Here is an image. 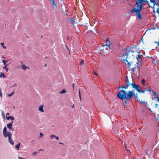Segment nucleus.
<instances>
[{
    "label": "nucleus",
    "mask_w": 159,
    "mask_h": 159,
    "mask_svg": "<svg viewBox=\"0 0 159 159\" xmlns=\"http://www.w3.org/2000/svg\"><path fill=\"white\" fill-rule=\"evenodd\" d=\"M131 52L129 50V48H125L122 50L121 60L123 62H125L127 66L130 68V66H131L134 65L132 68L131 69L134 72V70L138 69L139 67V64L138 63V58H135L133 57V58L130 57H128V56L129 53Z\"/></svg>",
    "instance_id": "obj_1"
},
{
    "label": "nucleus",
    "mask_w": 159,
    "mask_h": 159,
    "mask_svg": "<svg viewBox=\"0 0 159 159\" xmlns=\"http://www.w3.org/2000/svg\"><path fill=\"white\" fill-rule=\"evenodd\" d=\"M134 90L129 91L128 92L124 90L119 92L117 94V97L122 99H126L127 101H129V99L133 98L134 94Z\"/></svg>",
    "instance_id": "obj_2"
},
{
    "label": "nucleus",
    "mask_w": 159,
    "mask_h": 159,
    "mask_svg": "<svg viewBox=\"0 0 159 159\" xmlns=\"http://www.w3.org/2000/svg\"><path fill=\"white\" fill-rule=\"evenodd\" d=\"M136 7V8L135 7H133V8L131 10L130 13H133L135 12H136V16L139 20H141L142 19V18L141 15L140 14V12L142 8H141V6L140 7L138 6Z\"/></svg>",
    "instance_id": "obj_3"
},
{
    "label": "nucleus",
    "mask_w": 159,
    "mask_h": 159,
    "mask_svg": "<svg viewBox=\"0 0 159 159\" xmlns=\"http://www.w3.org/2000/svg\"><path fill=\"white\" fill-rule=\"evenodd\" d=\"M88 19L86 20L84 19H80V26H83L84 30L88 29L87 26H88Z\"/></svg>",
    "instance_id": "obj_4"
},
{
    "label": "nucleus",
    "mask_w": 159,
    "mask_h": 159,
    "mask_svg": "<svg viewBox=\"0 0 159 159\" xmlns=\"http://www.w3.org/2000/svg\"><path fill=\"white\" fill-rule=\"evenodd\" d=\"M125 82L126 83V85L125 86H121L119 87V88H122L125 89H127L128 88V87L131 84H130L129 82L128 79V77L127 76H126V77L125 78Z\"/></svg>",
    "instance_id": "obj_5"
},
{
    "label": "nucleus",
    "mask_w": 159,
    "mask_h": 159,
    "mask_svg": "<svg viewBox=\"0 0 159 159\" xmlns=\"http://www.w3.org/2000/svg\"><path fill=\"white\" fill-rule=\"evenodd\" d=\"M131 84L132 85V88L136 90L138 93H139V92H142V90L138 89V87H139V85L136 84L134 83H131Z\"/></svg>",
    "instance_id": "obj_6"
},
{
    "label": "nucleus",
    "mask_w": 159,
    "mask_h": 159,
    "mask_svg": "<svg viewBox=\"0 0 159 159\" xmlns=\"http://www.w3.org/2000/svg\"><path fill=\"white\" fill-rule=\"evenodd\" d=\"M110 44H111V43H110V42L109 41V38H107L106 39V44L103 45L104 48L103 49H102L100 50L101 51H103V52H104V53H105L104 50H105V46H110Z\"/></svg>",
    "instance_id": "obj_7"
},
{
    "label": "nucleus",
    "mask_w": 159,
    "mask_h": 159,
    "mask_svg": "<svg viewBox=\"0 0 159 159\" xmlns=\"http://www.w3.org/2000/svg\"><path fill=\"white\" fill-rule=\"evenodd\" d=\"M9 135H7V137H8V140L9 143L13 145L14 144V143L13 142L12 139H11V137L12 135V134L11 132H8Z\"/></svg>",
    "instance_id": "obj_8"
},
{
    "label": "nucleus",
    "mask_w": 159,
    "mask_h": 159,
    "mask_svg": "<svg viewBox=\"0 0 159 159\" xmlns=\"http://www.w3.org/2000/svg\"><path fill=\"white\" fill-rule=\"evenodd\" d=\"M143 2H147L148 3L149 7H151L149 5V2L146 0H142L141 1L140 3L139 4V5H138V7H141V8H143L142 7L143 6Z\"/></svg>",
    "instance_id": "obj_9"
},
{
    "label": "nucleus",
    "mask_w": 159,
    "mask_h": 159,
    "mask_svg": "<svg viewBox=\"0 0 159 159\" xmlns=\"http://www.w3.org/2000/svg\"><path fill=\"white\" fill-rule=\"evenodd\" d=\"M8 132H10L9 131H7V128L6 126H5L3 129V133L4 136L5 138L7 137V135H9Z\"/></svg>",
    "instance_id": "obj_10"
},
{
    "label": "nucleus",
    "mask_w": 159,
    "mask_h": 159,
    "mask_svg": "<svg viewBox=\"0 0 159 159\" xmlns=\"http://www.w3.org/2000/svg\"><path fill=\"white\" fill-rule=\"evenodd\" d=\"M7 127L9 129L10 131H13L14 130V129L12 127V124H7Z\"/></svg>",
    "instance_id": "obj_11"
},
{
    "label": "nucleus",
    "mask_w": 159,
    "mask_h": 159,
    "mask_svg": "<svg viewBox=\"0 0 159 159\" xmlns=\"http://www.w3.org/2000/svg\"><path fill=\"white\" fill-rule=\"evenodd\" d=\"M9 115V113H7L6 116V119L7 120H9L10 119L11 120H14V118L12 116L7 117V115Z\"/></svg>",
    "instance_id": "obj_12"
},
{
    "label": "nucleus",
    "mask_w": 159,
    "mask_h": 159,
    "mask_svg": "<svg viewBox=\"0 0 159 159\" xmlns=\"http://www.w3.org/2000/svg\"><path fill=\"white\" fill-rule=\"evenodd\" d=\"M21 63L22 64V65L21 66V68L23 70H25L26 69V68H29V67H26L25 65L23 64V62H21Z\"/></svg>",
    "instance_id": "obj_13"
},
{
    "label": "nucleus",
    "mask_w": 159,
    "mask_h": 159,
    "mask_svg": "<svg viewBox=\"0 0 159 159\" xmlns=\"http://www.w3.org/2000/svg\"><path fill=\"white\" fill-rule=\"evenodd\" d=\"M141 0H137V1H136V3L133 6V7H137L138 6V5H139V4L140 3Z\"/></svg>",
    "instance_id": "obj_14"
},
{
    "label": "nucleus",
    "mask_w": 159,
    "mask_h": 159,
    "mask_svg": "<svg viewBox=\"0 0 159 159\" xmlns=\"http://www.w3.org/2000/svg\"><path fill=\"white\" fill-rule=\"evenodd\" d=\"M39 110L41 112H43L44 111L43 109V106H40L39 108Z\"/></svg>",
    "instance_id": "obj_15"
},
{
    "label": "nucleus",
    "mask_w": 159,
    "mask_h": 159,
    "mask_svg": "<svg viewBox=\"0 0 159 159\" xmlns=\"http://www.w3.org/2000/svg\"><path fill=\"white\" fill-rule=\"evenodd\" d=\"M2 61L3 63V65L5 66H7V65L6 64V63L8 62V60H2Z\"/></svg>",
    "instance_id": "obj_16"
},
{
    "label": "nucleus",
    "mask_w": 159,
    "mask_h": 159,
    "mask_svg": "<svg viewBox=\"0 0 159 159\" xmlns=\"http://www.w3.org/2000/svg\"><path fill=\"white\" fill-rule=\"evenodd\" d=\"M158 2H157V1H155V3H153V6L152 7L154 9H155V7H154V6L155 5H156L157 6H159V3H158Z\"/></svg>",
    "instance_id": "obj_17"
},
{
    "label": "nucleus",
    "mask_w": 159,
    "mask_h": 159,
    "mask_svg": "<svg viewBox=\"0 0 159 159\" xmlns=\"http://www.w3.org/2000/svg\"><path fill=\"white\" fill-rule=\"evenodd\" d=\"M20 145V142H19L17 144L16 146H15V148H16L17 150H18L19 148V147Z\"/></svg>",
    "instance_id": "obj_18"
},
{
    "label": "nucleus",
    "mask_w": 159,
    "mask_h": 159,
    "mask_svg": "<svg viewBox=\"0 0 159 159\" xmlns=\"http://www.w3.org/2000/svg\"><path fill=\"white\" fill-rule=\"evenodd\" d=\"M68 21L70 23H72L73 25H74L75 23V21L74 20H69Z\"/></svg>",
    "instance_id": "obj_19"
},
{
    "label": "nucleus",
    "mask_w": 159,
    "mask_h": 159,
    "mask_svg": "<svg viewBox=\"0 0 159 159\" xmlns=\"http://www.w3.org/2000/svg\"><path fill=\"white\" fill-rule=\"evenodd\" d=\"M2 77L3 78H5L6 77V76L4 73H2V72H1L0 75V78H1Z\"/></svg>",
    "instance_id": "obj_20"
},
{
    "label": "nucleus",
    "mask_w": 159,
    "mask_h": 159,
    "mask_svg": "<svg viewBox=\"0 0 159 159\" xmlns=\"http://www.w3.org/2000/svg\"><path fill=\"white\" fill-rule=\"evenodd\" d=\"M147 91V89L146 88L143 89V90H142V92H139V93H144L146 91Z\"/></svg>",
    "instance_id": "obj_21"
},
{
    "label": "nucleus",
    "mask_w": 159,
    "mask_h": 159,
    "mask_svg": "<svg viewBox=\"0 0 159 159\" xmlns=\"http://www.w3.org/2000/svg\"><path fill=\"white\" fill-rule=\"evenodd\" d=\"M106 47L105 48V49L106 50H109V51L111 49L110 46H105Z\"/></svg>",
    "instance_id": "obj_22"
},
{
    "label": "nucleus",
    "mask_w": 159,
    "mask_h": 159,
    "mask_svg": "<svg viewBox=\"0 0 159 159\" xmlns=\"http://www.w3.org/2000/svg\"><path fill=\"white\" fill-rule=\"evenodd\" d=\"M141 83L142 84H143V85H145V84H146V82H145V80L144 79H142L141 80Z\"/></svg>",
    "instance_id": "obj_23"
},
{
    "label": "nucleus",
    "mask_w": 159,
    "mask_h": 159,
    "mask_svg": "<svg viewBox=\"0 0 159 159\" xmlns=\"http://www.w3.org/2000/svg\"><path fill=\"white\" fill-rule=\"evenodd\" d=\"M14 93H15V92L14 91H13L11 93L8 94V96L10 97Z\"/></svg>",
    "instance_id": "obj_24"
},
{
    "label": "nucleus",
    "mask_w": 159,
    "mask_h": 159,
    "mask_svg": "<svg viewBox=\"0 0 159 159\" xmlns=\"http://www.w3.org/2000/svg\"><path fill=\"white\" fill-rule=\"evenodd\" d=\"M146 88L147 89V91H149V92H151V87H150L148 86Z\"/></svg>",
    "instance_id": "obj_25"
},
{
    "label": "nucleus",
    "mask_w": 159,
    "mask_h": 159,
    "mask_svg": "<svg viewBox=\"0 0 159 159\" xmlns=\"http://www.w3.org/2000/svg\"><path fill=\"white\" fill-rule=\"evenodd\" d=\"M66 92V90L65 89H64L63 90H62V91H61L60 92V93L61 94H63V93H65Z\"/></svg>",
    "instance_id": "obj_26"
},
{
    "label": "nucleus",
    "mask_w": 159,
    "mask_h": 159,
    "mask_svg": "<svg viewBox=\"0 0 159 159\" xmlns=\"http://www.w3.org/2000/svg\"><path fill=\"white\" fill-rule=\"evenodd\" d=\"M50 1H52V5L53 6H56V4H55V2H54V0H50Z\"/></svg>",
    "instance_id": "obj_27"
},
{
    "label": "nucleus",
    "mask_w": 159,
    "mask_h": 159,
    "mask_svg": "<svg viewBox=\"0 0 159 159\" xmlns=\"http://www.w3.org/2000/svg\"><path fill=\"white\" fill-rule=\"evenodd\" d=\"M124 146H125V148L126 150L127 151L129 152H130V150H129L127 148V147L126 145V144H125V143L124 144Z\"/></svg>",
    "instance_id": "obj_28"
},
{
    "label": "nucleus",
    "mask_w": 159,
    "mask_h": 159,
    "mask_svg": "<svg viewBox=\"0 0 159 159\" xmlns=\"http://www.w3.org/2000/svg\"><path fill=\"white\" fill-rule=\"evenodd\" d=\"M84 64V61L83 60H82L80 62V66Z\"/></svg>",
    "instance_id": "obj_29"
},
{
    "label": "nucleus",
    "mask_w": 159,
    "mask_h": 159,
    "mask_svg": "<svg viewBox=\"0 0 159 159\" xmlns=\"http://www.w3.org/2000/svg\"><path fill=\"white\" fill-rule=\"evenodd\" d=\"M4 43H1V45H2V46L3 47L4 49H5L6 48V46H5L4 45Z\"/></svg>",
    "instance_id": "obj_30"
},
{
    "label": "nucleus",
    "mask_w": 159,
    "mask_h": 159,
    "mask_svg": "<svg viewBox=\"0 0 159 159\" xmlns=\"http://www.w3.org/2000/svg\"><path fill=\"white\" fill-rule=\"evenodd\" d=\"M134 95L135 96V98L137 100H138V94L137 93H136L135 94L134 93Z\"/></svg>",
    "instance_id": "obj_31"
},
{
    "label": "nucleus",
    "mask_w": 159,
    "mask_h": 159,
    "mask_svg": "<svg viewBox=\"0 0 159 159\" xmlns=\"http://www.w3.org/2000/svg\"><path fill=\"white\" fill-rule=\"evenodd\" d=\"M6 67L7 66H3V69H5L6 70V71L7 72H8V68H7Z\"/></svg>",
    "instance_id": "obj_32"
},
{
    "label": "nucleus",
    "mask_w": 159,
    "mask_h": 159,
    "mask_svg": "<svg viewBox=\"0 0 159 159\" xmlns=\"http://www.w3.org/2000/svg\"><path fill=\"white\" fill-rule=\"evenodd\" d=\"M56 136L54 135H51V139H53L54 138H55Z\"/></svg>",
    "instance_id": "obj_33"
},
{
    "label": "nucleus",
    "mask_w": 159,
    "mask_h": 159,
    "mask_svg": "<svg viewBox=\"0 0 159 159\" xmlns=\"http://www.w3.org/2000/svg\"><path fill=\"white\" fill-rule=\"evenodd\" d=\"M154 98V99H156L157 98V101H158V102H159V98L158 97V95H156V97H155Z\"/></svg>",
    "instance_id": "obj_34"
},
{
    "label": "nucleus",
    "mask_w": 159,
    "mask_h": 159,
    "mask_svg": "<svg viewBox=\"0 0 159 159\" xmlns=\"http://www.w3.org/2000/svg\"><path fill=\"white\" fill-rule=\"evenodd\" d=\"M150 2L151 3H155V0H150Z\"/></svg>",
    "instance_id": "obj_35"
},
{
    "label": "nucleus",
    "mask_w": 159,
    "mask_h": 159,
    "mask_svg": "<svg viewBox=\"0 0 159 159\" xmlns=\"http://www.w3.org/2000/svg\"><path fill=\"white\" fill-rule=\"evenodd\" d=\"M152 92H153L154 95L156 96V95H157V93L156 92H154L153 91H152Z\"/></svg>",
    "instance_id": "obj_36"
},
{
    "label": "nucleus",
    "mask_w": 159,
    "mask_h": 159,
    "mask_svg": "<svg viewBox=\"0 0 159 159\" xmlns=\"http://www.w3.org/2000/svg\"><path fill=\"white\" fill-rule=\"evenodd\" d=\"M40 138H42L43 136V133H40Z\"/></svg>",
    "instance_id": "obj_37"
},
{
    "label": "nucleus",
    "mask_w": 159,
    "mask_h": 159,
    "mask_svg": "<svg viewBox=\"0 0 159 159\" xmlns=\"http://www.w3.org/2000/svg\"><path fill=\"white\" fill-rule=\"evenodd\" d=\"M157 13H159V5L158 6V7H157Z\"/></svg>",
    "instance_id": "obj_38"
},
{
    "label": "nucleus",
    "mask_w": 159,
    "mask_h": 159,
    "mask_svg": "<svg viewBox=\"0 0 159 159\" xmlns=\"http://www.w3.org/2000/svg\"><path fill=\"white\" fill-rule=\"evenodd\" d=\"M123 102L125 105H126L127 103L125 100H124L123 101Z\"/></svg>",
    "instance_id": "obj_39"
},
{
    "label": "nucleus",
    "mask_w": 159,
    "mask_h": 159,
    "mask_svg": "<svg viewBox=\"0 0 159 159\" xmlns=\"http://www.w3.org/2000/svg\"><path fill=\"white\" fill-rule=\"evenodd\" d=\"M157 119L159 121V114H158L157 116Z\"/></svg>",
    "instance_id": "obj_40"
},
{
    "label": "nucleus",
    "mask_w": 159,
    "mask_h": 159,
    "mask_svg": "<svg viewBox=\"0 0 159 159\" xmlns=\"http://www.w3.org/2000/svg\"><path fill=\"white\" fill-rule=\"evenodd\" d=\"M157 119L159 121V114H158L157 116Z\"/></svg>",
    "instance_id": "obj_41"
},
{
    "label": "nucleus",
    "mask_w": 159,
    "mask_h": 159,
    "mask_svg": "<svg viewBox=\"0 0 159 159\" xmlns=\"http://www.w3.org/2000/svg\"><path fill=\"white\" fill-rule=\"evenodd\" d=\"M37 152H34L33 153V154L34 155H36L37 154Z\"/></svg>",
    "instance_id": "obj_42"
},
{
    "label": "nucleus",
    "mask_w": 159,
    "mask_h": 159,
    "mask_svg": "<svg viewBox=\"0 0 159 159\" xmlns=\"http://www.w3.org/2000/svg\"><path fill=\"white\" fill-rule=\"evenodd\" d=\"M16 84H14V85H13V86H11V87H14L15 86H16Z\"/></svg>",
    "instance_id": "obj_43"
},
{
    "label": "nucleus",
    "mask_w": 159,
    "mask_h": 159,
    "mask_svg": "<svg viewBox=\"0 0 159 159\" xmlns=\"http://www.w3.org/2000/svg\"><path fill=\"white\" fill-rule=\"evenodd\" d=\"M56 139L57 140H58L59 139V137L57 136H56L55 137Z\"/></svg>",
    "instance_id": "obj_44"
},
{
    "label": "nucleus",
    "mask_w": 159,
    "mask_h": 159,
    "mask_svg": "<svg viewBox=\"0 0 159 159\" xmlns=\"http://www.w3.org/2000/svg\"><path fill=\"white\" fill-rule=\"evenodd\" d=\"M94 74L96 76H98V75L97 73H96L95 72H94Z\"/></svg>",
    "instance_id": "obj_45"
},
{
    "label": "nucleus",
    "mask_w": 159,
    "mask_h": 159,
    "mask_svg": "<svg viewBox=\"0 0 159 159\" xmlns=\"http://www.w3.org/2000/svg\"><path fill=\"white\" fill-rule=\"evenodd\" d=\"M142 89V87H140V86H139V87H138V89L141 90Z\"/></svg>",
    "instance_id": "obj_46"
},
{
    "label": "nucleus",
    "mask_w": 159,
    "mask_h": 159,
    "mask_svg": "<svg viewBox=\"0 0 159 159\" xmlns=\"http://www.w3.org/2000/svg\"><path fill=\"white\" fill-rule=\"evenodd\" d=\"M153 13H154V14H153V15H155L156 14V12H155V11H154V10H153Z\"/></svg>",
    "instance_id": "obj_47"
},
{
    "label": "nucleus",
    "mask_w": 159,
    "mask_h": 159,
    "mask_svg": "<svg viewBox=\"0 0 159 159\" xmlns=\"http://www.w3.org/2000/svg\"><path fill=\"white\" fill-rule=\"evenodd\" d=\"M0 96L1 97H2V92L0 93Z\"/></svg>",
    "instance_id": "obj_48"
},
{
    "label": "nucleus",
    "mask_w": 159,
    "mask_h": 159,
    "mask_svg": "<svg viewBox=\"0 0 159 159\" xmlns=\"http://www.w3.org/2000/svg\"><path fill=\"white\" fill-rule=\"evenodd\" d=\"M13 123V121H12L10 123H9V124H12Z\"/></svg>",
    "instance_id": "obj_49"
},
{
    "label": "nucleus",
    "mask_w": 159,
    "mask_h": 159,
    "mask_svg": "<svg viewBox=\"0 0 159 159\" xmlns=\"http://www.w3.org/2000/svg\"><path fill=\"white\" fill-rule=\"evenodd\" d=\"M155 105H156L155 107L156 108H157V107L158 106V104H156Z\"/></svg>",
    "instance_id": "obj_50"
},
{
    "label": "nucleus",
    "mask_w": 159,
    "mask_h": 159,
    "mask_svg": "<svg viewBox=\"0 0 159 159\" xmlns=\"http://www.w3.org/2000/svg\"><path fill=\"white\" fill-rule=\"evenodd\" d=\"M136 77L137 78V79H139V75H136Z\"/></svg>",
    "instance_id": "obj_51"
},
{
    "label": "nucleus",
    "mask_w": 159,
    "mask_h": 159,
    "mask_svg": "<svg viewBox=\"0 0 159 159\" xmlns=\"http://www.w3.org/2000/svg\"><path fill=\"white\" fill-rule=\"evenodd\" d=\"M18 158H19V159H22V158H21V157H18Z\"/></svg>",
    "instance_id": "obj_52"
},
{
    "label": "nucleus",
    "mask_w": 159,
    "mask_h": 159,
    "mask_svg": "<svg viewBox=\"0 0 159 159\" xmlns=\"http://www.w3.org/2000/svg\"><path fill=\"white\" fill-rule=\"evenodd\" d=\"M74 85H75V84H73V89H74Z\"/></svg>",
    "instance_id": "obj_53"
},
{
    "label": "nucleus",
    "mask_w": 159,
    "mask_h": 159,
    "mask_svg": "<svg viewBox=\"0 0 159 159\" xmlns=\"http://www.w3.org/2000/svg\"><path fill=\"white\" fill-rule=\"evenodd\" d=\"M143 103H145V101H143L142 102Z\"/></svg>",
    "instance_id": "obj_54"
},
{
    "label": "nucleus",
    "mask_w": 159,
    "mask_h": 159,
    "mask_svg": "<svg viewBox=\"0 0 159 159\" xmlns=\"http://www.w3.org/2000/svg\"><path fill=\"white\" fill-rule=\"evenodd\" d=\"M59 143L61 144H63V143Z\"/></svg>",
    "instance_id": "obj_55"
},
{
    "label": "nucleus",
    "mask_w": 159,
    "mask_h": 159,
    "mask_svg": "<svg viewBox=\"0 0 159 159\" xmlns=\"http://www.w3.org/2000/svg\"><path fill=\"white\" fill-rule=\"evenodd\" d=\"M74 107V105H73V106H72V108H73Z\"/></svg>",
    "instance_id": "obj_56"
},
{
    "label": "nucleus",
    "mask_w": 159,
    "mask_h": 159,
    "mask_svg": "<svg viewBox=\"0 0 159 159\" xmlns=\"http://www.w3.org/2000/svg\"><path fill=\"white\" fill-rule=\"evenodd\" d=\"M80 89L79 90V93L80 94Z\"/></svg>",
    "instance_id": "obj_57"
},
{
    "label": "nucleus",
    "mask_w": 159,
    "mask_h": 159,
    "mask_svg": "<svg viewBox=\"0 0 159 159\" xmlns=\"http://www.w3.org/2000/svg\"><path fill=\"white\" fill-rule=\"evenodd\" d=\"M80 99L81 100V96H80Z\"/></svg>",
    "instance_id": "obj_58"
},
{
    "label": "nucleus",
    "mask_w": 159,
    "mask_h": 159,
    "mask_svg": "<svg viewBox=\"0 0 159 159\" xmlns=\"http://www.w3.org/2000/svg\"><path fill=\"white\" fill-rule=\"evenodd\" d=\"M2 58H4V57H2Z\"/></svg>",
    "instance_id": "obj_59"
},
{
    "label": "nucleus",
    "mask_w": 159,
    "mask_h": 159,
    "mask_svg": "<svg viewBox=\"0 0 159 159\" xmlns=\"http://www.w3.org/2000/svg\"><path fill=\"white\" fill-rule=\"evenodd\" d=\"M13 108H15V106H14V107H13Z\"/></svg>",
    "instance_id": "obj_60"
},
{
    "label": "nucleus",
    "mask_w": 159,
    "mask_h": 159,
    "mask_svg": "<svg viewBox=\"0 0 159 159\" xmlns=\"http://www.w3.org/2000/svg\"><path fill=\"white\" fill-rule=\"evenodd\" d=\"M46 65H46V64H45V66H46Z\"/></svg>",
    "instance_id": "obj_61"
},
{
    "label": "nucleus",
    "mask_w": 159,
    "mask_h": 159,
    "mask_svg": "<svg viewBox=\"0 0 159 159\" xmlns=\"http://www.w3.org/2000/svg\"><path fill=\"white\" fill-rule=\"evenodd\" d=\"M154 16H155V17H156V16L155 15H154Z\"/></svg>",
    "instance_id": "obj_62"
},
{
    "label": "nucleus",
    "mask_w": 159,
    "mask_h": 159,
    "mask_svg": "<svg viewBox=\"0 0 159 159\" xmlns=\"http://www.w3.org/2000/svg\"><path fill=\"white\" fill-rule=\"evenodd\" d=\"M22 159H25V158H22Z\"/></svg>",
    "instance_id": "obj_63"
},
{
    "label": "nucleus",
    "mask_w": 159,
    "mask_h": 159,
    "mask_svg": "<svg viewBox=\"0 0 159 159\" xmlns=\"http://www.w3.org/2000/svg\"><path fill=\"white\" fill-rule=\"evenodd\" d=\"M158 0V2H159V0Z\"/></svg>",
    "instance_id": "obj_64"
}]
</instances>
